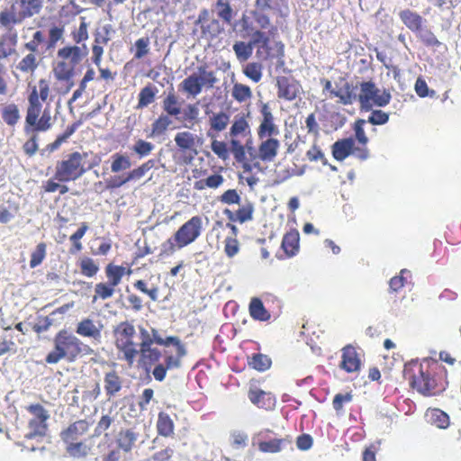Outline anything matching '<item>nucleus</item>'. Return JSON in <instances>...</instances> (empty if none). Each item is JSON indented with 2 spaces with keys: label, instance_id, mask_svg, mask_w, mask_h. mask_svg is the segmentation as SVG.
Listing matches in <instances>:
<instances>
[{
  "label": "nucleus",
  "instance_id": "f257e3e1",
  "mask_svg": "<svg viewBox=\"0 0 461 461\" xmlns=\"http://www.w3.org/2000/svg\"><path fill=\"white\" fill-rule=\"evenodd\" d=\"M86 156V153L81 154L77 151L68 154L67 159L57 163L54 178L59 182H68L81 177L86 172L82 164L83 157Z\"/></svg>",
  "mask_w": 461,
  "mask_h": 461
},
{
  "label": "nucleus",
  "instance_id": "f03ea898",
  "mask_svg": "<svg viewBox=\"0 0 461 461\" xmlns=\"http://www.w3.org/2000/svg\"><path fill=\"white\" fill-rule=\"evenodd\" d=\"M278 12H280L278 0H256L250 14L260 29H267L272 23L271 16Z\"/></svg>",
  "mask_w": 461,
  "mask_h": 461
},
{
  "label": "nucleus",
  "instance_id": "7ed1b4c3",
  "mask_svg": "<svg viewBox=\"0 0 461 461\" xmlns=\"http://www.w3.org/2000/svg\"><path fill=\"white\" fill-rule=\"evenodd\" d=\"M202 218L194 216L184 223L174 235V240L178 249H182L194 242L201 234Z\"/></svg>",
  "mask_w": 461,
  "mask_h": 461
},
{
  "label": "nucleus",
  "instance_id": "20e7f679",
  "mask_svg": "<svg viewBox=\"0 0 461 461\" xmlns=\"http://www.w3.org/2000/svg\"><path fill=\"white\" fill-rule=\"evenodd\" d=\"M24 19L20 0H14L0 13V24L8 32L12 31L14 24L21 23Z\"/></svg>",
  "mask_w": 461,
  "mask_h": 461
},
{
  "label": "nucleus",
  "instance_id": "39448f33",
  "mask_svg": "<svg viewBox=\"0 0 461 461\" xmlns=\"http://www.w3.org/2000/svg\"><path fill=\"white\" fill-rule=\"evenodd\" d=\"M54 344L64 350L65 357L69 361L77 358V338L68 334L66 330H60L54 339Z\"/></svg>",
  "mask_w": 461,
  "mask_h": 461
},
{
  "label": "nucleus",
  "instance_id": "423d86ee",
  "mask_svg": "<svg viewBox=\"0 0 461 461\" xmlns=\"http://www.w3.org/2000/svg\"><path fill=\"white\" fill-rule=\"evenodd\" d=\"M263 120L258 127V134L259 139L276 136L279 134L277 126L274 123V116L270 112L267 104H263L261 107Z\"/></svg>",
  "mask_w": 461,
  "mask_h": 461
},
{
  "label": "nucleus",
  "instance_id": "0eeeda50",
  "mask_svg": "<svg viewBox=\"0 0 461 461\" xmlns=\"http://www.w3.org/2000/svg\"><path fill=\"white\" fill-rule=\"evenodd\" d=\"M196 140L199 142L200 139L189 131L178 132L175 136V142L176 146L183 150H190L192 154L190 157L185 158L186 164H190L194 156L198 154L196 149Z\"/></svg>",
  "mask_w": 461,
  "mask_h": 461
},
{
  "label": "nucleus",
  "instance_id": "6e6552de",
  "mask_svg": "<svg viewBox=\"0 0 461 461\" xmlns=\"http://www.w3.org/2000/svg\"><path fill=\"white\" fill-rule=\"evenodd\" d=\"M277 32L276 26L271 23V26L267 29H260L259 27L255 30H252L250 35L249 36V42L252 46L258 47L259 49H263L266 50H270L269 43L270 38L274 36Z\"/></svg>",
  "mask_w": 461,
  "mask_h": 461
},
{
  "label": "nucleus",
  "instance_id": "1a4fd4ad",
  "mask_svg": "<svg viewBox=\"0 0 461 461\" xmlns=\"http://www.w3.org/2000/svg\"><path fill=\"white\" fill-rule=\"evenodd\" d=\"M277 87L278 97L288 101L295 99L300 90V85L298 82L286 77H280L277 78Z\"/></svg>",
  "mask_w": 461,
  "mask_h": 461
},
{
  "label": "nucleus",
  "instance_id": "9d476101",
  "mask_svg": "<svg viewBox=\"0 0 461 461\" xmlns=\"http://www.w3.org/2000/svg\"><path fill=\"white\" fill-rule=\"evenodd\" d=\"M89 429V424L86 420H79L70 424L66 429L60 432V438L64 443H72L77 441Z\"/></svg>",
  "mask_w": 461,
  "mask_h": 461
},
{
  "label": "nucleus",
  "instance_id": "9b49d317",
  "mask_svg": "<svg viewBox=\"0 0 461 461\" xmlns=\"http://www.w3.org/2000/svg\"><path fill=\"white\" fill-rule=\"evenodd\" d=\"M360 359L357 357L356 349L348 345L342 349V360L340 362V368L348 373L358 371L360 368Z\"/></svg>",
  "mask_w": 461,
  "mask_h": 461
},
{
  "label": "nucleus",
  "instance_id": "f8f14e48",
  "mask_svg": "<svg viewBox=\"0 0 461 461\" xmlns=\"http://www.w3.org/2000/svg\"><path fill=\"white\" fill-rule=\"evenodd\" d=\"M377 89L378 88L375 87V85L371 81L361 83L360 94L358 95L361 110L366 112L372 110V100L375 96Z\"/></svg>",
  "mask_w": 461,
  "mask_h": 461
},
{
  "label": "nucleus",
  "instance_id": "ddd939ff",
  "mask_svg": "<svg viewBox=\"0 0 461 461\" xmlns=\"http://www.w3.org/2000/svg\"><path fill=\"white\" fill-rule=\"evenodd\" d=\"M412 388L416 389L420 393L423 395H430L431 391L434 389V381L429 377V375L420 368V375H412L410 381Z\"/></svg>",
  "mask_w": 461,
  "mask_h": 461
},
{
  "label": "nucleus",
  "instance_id": "4468645a",
  "mask_svg": "<svg viewBox=\"0 0 461 461\" xmlns=\"http://www.w3.org/2000/svg\"><path fill=\"white\" fill-rule=\"evenodd\" d=\"M87 55V49L84 45L83 48L77 46L65 47L58 51V57L62 59H68L69 64L74 68Z\"/></svg>",
  "mask_w": 461,
  "mask_h": 461
},
{
  "label": "nucleus",
  "instance_id": "2eb2a0df",
  "mask_svg": "<svg viewBox=\"0 0 461 461\" xmlns=\"http://www.w3.org/2000/svg\"><path fill=\"white\" fill-rule=\"evenodd\" d=\"M355 140L353 138L339 140L332 145V156L338 161H342L353 151Z\"/></svg>",
  "mask_w": 461,
  "mask_h": 461
},
{
  "label": "nucleus",
  "instance_id": "dca6fc26",
  "mask_svg": "<svg viewBox=\"0 0 461 461\" xmlns=\"http://www.w3.org/2000/svg\"><path fill=\"white\" fill-rule=\"evenodd\" d=\"M399 17L408 29L416 33L422 28L423 18L410 9L401 11Z\"/></svg>",
  "mask_w": 461,
  "mask_h": 461
},
{
  "label": "nucleus",
  "instance_id": "f3484780",
  "mask_svg": "<svg viewBox=\"0 0 461 461\" xmlns=\"http://www.w3.org/2000/svg\"><path fill=\"white\" fill-rule=\"evenodd\" d=\"M279 146V140L274 138H268L262 141L258 148L260 159L263 161H272L277 155Z\"/></svg>",
  "mask_w": 461,
  "mask_h": 461
},
{
  "label": "nucleus",
  "instance_id": "a211bd4d",
  "mask_svg": "<svg viewBox=\"0 0 461 461\" xmlns=\"http://www.w3.org/2000/svg\"><path fill=\"white\" fill-rule=\"evenodd\" d=\"M291 443L292 439L289 437L263 440L258 443V449L264 453H278Z\"/></svg>",
  "mask_w": 461,
  "mask_h": 461
},
{
  "label": "nucleus",
  "instance_id": "6ab92c4d",
  "mask_svg": "<svg viewBox=\"0 0 461 461\" xmlns=\"http://www.w3.org/2000/svg\"><path fill=\"white\" fill-rule=\"evenodd\" d=\"M282 249L287 257L294 256L299 250V232L296 230L286 233L282 240Z\"/></svg>",
  "mask_w": 461,
  "mask_h": 461
},
{
  "label": "nucleus",
  "instance_id": "aec40b11",
  "mask_svg": "<svg viewBox=\"0 0 461 461\" xmlns=\"http://www.w3.org/2000/svg\"><path fill=\"white\" fill-rule=\"evenodd\" d=\"M104 382L106 395L109 398L115 395L122 389L121 377L116 374L115 371L106 373Z\"/></svg>",
  "mask_w": 461,
  "mask_h": 461
},
{
  "label": "nucleus",
  "instance_id": "412c9836",
  "mask_svg": "<svg viewBox=\"0 0 461 461\" xmlns=\"http://www.w3.org/2000/svg\"><path fill=\"white\" fill-rule=\"evenodd\" d=\"M77 333L95 339L101 338V330L97 328L90 319H84L77 324Z\"/></svg>",
  "mask_w": 461,
  "mask_h": 461
},
{
  "label": "nucleus",
  "instance_id": "4be33fe9",
  "mask_svg": "<svg viewBox=\"0 0 461 461\" xmlns=\"http://www.w3.org/2000/svg\"><path fill=\"white\" fill-rule=\"evenodd\" d=\"M250 316L257 321H266L270 319V313L266 310L259 298H252L249 303Z\"/></svg>",
  "mask_w": 461,
  "mask_h": 461
},
{
  "label": "nucleus",
  "instance_id": "5701e85b",
  "mask_svg": "<svg viewBox=\"0 0 461 461\" xmlns=\"http://www.w3.org/2000/svg\"><path fill=\"white\" fill-rule=\"evenodd\" d=\"M17 42V34L11 32L3 35L0 40V59H5L14 52V46Z\"/></svg>",
  "mask_w": 461,
  "mask_h": 461
},
{
  "label": "nucleus",
  "instance_id": "b1692460",
  "mask_svg": "<svg viewBox=\"0 0 461 461\" xmlns=\"http://www.w3.org/2000/svg\"><path fill=\"white\" fill-rule=\"evenodd\" d=\"M232 49L237 59L240 62H245L252 56L254 47L249 41L248 42L240 41L233 44Z\"/></svg>",
  "mask_w": 461,
  "mask_h": 461
},
{
  "label": "nucleus",
  "instance_id": "393cba45",
  "mask_svg": "<svg viewBox=\"0 0 461 461\" xmlns=\"http://www.w3.org/2000/svg\"><path fill=\"white\" fill-rule=\"evenodd\" d=\"M138 439V434L131 429H126L119 433L117 443L124 452H130Z\"/></svg>",
  "mask_w": 461,
  "mask_h": 461
},
{
  "label": "nucleus",
  "instance_id": "a878e982",
  "mask_svg": "<svg viewBox=\"0 0 461 461\" xmlns=\"http://www.w3.org/2000/svg\"><path fill=\"white\" fill-rule=\"evenodd\" d=\"M157 429L159 435L169 437L174 433V423L168 414L161 411L158 413Z\"/></svg>",
  "mask_w": 461,
  "mask_h": 461
},
{
  "label": "nucleus",
  "instance_id": "bb28decb",
  "mask_svg": "<svg viewBox=\"0 0 461 461\" xmlns=\"http://www.w3.org/2000/svg\"><path fill=\"white\" fill-rule=\"evenodd\" d=\"M158 89L150 84L143 87L139 94L137 109H142L154 102Z\"/></svg>",
  "mask_w": 461,
  "mask_h": 461
},
{
  "label": "nucleus",
  "instance_id": "cd10ccee",
  "mask_svg": "<svg viewBox=\"0 0 461 461\" xmlns=\"http://www.w3.org/2000/svg\"><path fill=\"white\" fill-rule=\"evenodd\" d=\"M53 125L51 113L49 106H46L42 112L41 117L37 119L35 124L32 125L31 131H46L50 130Z\"/></svg>",
  "mask_w": 461,
  "mask_h": 461
},
{
  "label": "nucleus",
  "instance_id": "c85d7f7f",
  "mask_svg": "<svg viewBox=\"0 0 461 461\" xmlns=\"http://www.w3.org/2000/svg\"><path fill=\"white\" fill-rule=\"evenodd\" d=\"M65 60L66 59H63L62 61L58 62L54 68L55 77L58 80L60 81H68L74 75L75 68Z\"/></svg>",
  "mask_w": 461,
  "mask_h": 461
},
{
  "label": "nucleus",
  "instance_id": "c756f323",
  "mask_svg": "<svg viewBox=\"0 0 461 461\" xmlns=\"http://www.w3.org/2000/svg\"><path fill=\"white\" fill-rule=\"evenodd\" d=\"M125 268L120 266H114L109 264L105 268V274L108 278V284L112 286H116L121 283L122 276H124Z\"/></svg>",
  "mask_w": 461,
  "mask_h": 461
},
{
  "label": "nucleus",
  "instance_id": "7c9ffc66",
  "mask_svg": "<svg viewBox=\"0 0 461 461\" xmlns=\"http://www.w3.org/2000/svg\"><path fill=\"white\" fill-rule=\"evenodd\" d=\"M1 115L5 122L10 126L15 125L20 119L19 109L14 104L5 105L2 109Z\"/></svg>",
  "mask_w": 461,
  "mask_h": 461
},
{
  "label": "nucleus",
  "instance_id": "2f4dec72",
  "mask_svg": "<svg viewBox=\"0 0 461 461\" xmlns=\"http://www.w3.org/2000/svg\"><path fill=\"white\" fill-rule=\"evenodd\" d=\"M24 18L32 17L40 13L43 0H20Z\"/></svg>",
  "mask_w": 461,
  "mask_h": 461
},
{
  "label": "nucleus",
  "instance_id": "473e14b6",
  "mask_svg": "<svg viewBox=\"0 0 461 461\" xmlns=\"http://www.w3.org/2000/svg\"><path fill=\"white\" fill-rule=\"evenodd\" d=\"M200 83L201 81L198 76L192 74L182 82V85L185 92L195 96L202 92L203 87Z\"/></svg>",
  "mask_w": 461,
  "mask_h": 461
},
{
  "label": "nucleus",
  "instance_id": "72a5a7b5",
  "mask_svg": "<svg viewBox=\"0 0 461 461\" xmlns=\"http://www.w3.org/2000/svg\"><path fill=\"white\" fill-rule=\"evenodd\" d=\"M113 161L111 165V170L113 173H118L126 170L131 167V159L128 156L115 153L112 156Z\"/></svg>",
  "mask_w": 461,
  "mask_h": 461
},
{
  "label": "nucleus",
  "instance_id": "f704fd0d",
  "mask_svg": "<svg viewBox=\"0 0 461 461\" xmlns=\"http://www.w3.org/2000/svg\"><path fill=\"white\" fill-rule=\"evenodd\" d=\"M41 112V104H35L34 105H29L27 109V114L25 117V126H24V132L26 134L31 133V131L32 130V125L35 124V122L39 118V115Z\"/></svg>",
  "mask_w": 461,
  "mask_h": 461
},
{
  "label": "nucleus",
  "instance_id": "c9c22d12",
  "mask_svg": "<svg viewBox=\"0 0 461 461\" xmlns=\"http://www.w3.org/2000/svg\"><path fill=\"white\" fill-rule=\"evenodd\" d=\"M217 14L226 23H230L232 19L233 10L230 6V0H217L215 4Z\"/></svg>",
  "mask_w": 461,
  "mask_h": 461
},
{
  "label": "nucleus",
  "instance_id": "e433bc0d",
  "mask_svg": "<svg viewBox=\"0 0 461 461\" xmlns=\"http://www.w3.org/2000/svg\"><path fill=\"white\" fill-rule=\"evenodd\" d=\"M249 363L254 369L263 372L271 366L272 361L268 356L258 353L252 356Z\"/></svg>",
  "mask_w": 461,
  "mask_h": 461
},
{
  "label": "nucleus",
  "instance_id": "4c0bfd02",
  "mask_svg": "<svg viewBox=\"0 0 461 461\" xmlns=\"http://www.w3.org/2000/svg\"><path fill=\"white\" fill-rule=\"evenodd\" d=\"M117 348L123 351L125 359L130 363L139 354V350L134 348L132 339L117 340Z\"/></svg>",
  "mask_w": 461,
  "mask_h": 461
},
{
  "label": "nucleus",
  "instance_id": "58836bf2",
  "mask_svg": "<svg viewBox=\"0 0 461 461\" xmlns=\"http://www.w3.org/2000/svg\"><path fill=\"white\" fill-rule=\"evenodd\" d=\"M163 109L167 113V115L177 116L181 113V108L178 104L176 96L174 94H169L163 101Z\"/></svg>",
  "mask_w": 461,
  "mask_h": 461
},
{
  "label": "nucleus",
  "instance_id": "ea45409f",
  "mask_svg": "<svg viewBox=\"0 0 461 461\" xmlns=\"http://www.w3.org/2000/svg\"><path fill=\"white\" fill-rule=\"evenodd\" d=\"M67 452L73 457L80 458L87 456L89 447L83 442L66 443Z\"/></svg>",
  "mask_w": 461,
  "mask_h": 461
},
{
  "label": "nucleus",
  "instance_id": "a19ab883",
  "mask_svg": "<svg viewBox=\"0 0 461 461\" xmlns=\"http://www.w3.org/2000/svg\"><path fill=\"white\" fill-rule=\"evenodd\" d=\"M230 122V115L226 113L221 112L219 113L213 114L210 118V125L211 129L216 131H223Z\"/></svg>",
  "mask_w": 461,
  "mask_h": 461
},
{
  "label": "nucleus",
  "instance_id": "79ce46f5",
  "mask_svg": "<svg viewBox=\"0 0 461 461\" xmlns=\"http://www.w3.org/2000/svg\"><path fill=\"white\" fill-rule=\"evenodd\" d=\"M30 431L25 435L28 439L34 438L36 437H43L47 431V424L37 420H31L29 422Z\"/></svg>",
  "mask_w": 461,
  "mask_h": 461
},
{
  "label": "nucleus",
  "instance_id": "37998d69",
  "mask_svg": "<svg viewBox=\"0 0 461 461\" xmlns=\"http://www.w3.org/2000/svg\"><path fill=\"white\" fill-rule=\"evenodd\" d=\"M232 96L236 101L242 103L251 98L252 92L249 86L240 83H236L232 88Z\"/></svg>",
  "mask_w": 461,
  "mask_h": 461
},
{
  "label": "nucleus",
  "instance_id": "c03bdc74",
  "mask_svg": "<svg viewBox=\"0 0 461 461\" xmlns=\"http://www.w3.org/2000/svg\"><path fill=\"white\" fill-rule=\"evenodd\" d=\"M202 33L212 38L217 37L222 31L223 27L217 19H212L205 24L201 26Z\"/></svg>",
  "mask_w": 461,
  "mask_h": 461
},
{
  "label": "nucleus",
  "instance_id": "a18cd8bd",
  "mask_svg": "<svg viewBox=\"0 0 461 461\" xmlns=\"http://www.w3.org/2000/svg\"><path fill=\"white\" fill-rule=\"evenodd\" d=\"M243 73L252 81L258 83L262 77V65L258 62L248 63L243 69Z\"/></svg>",
  "mask_w": 461,
  "mask_h": 461
},
{
  "label": "nucleus",
  "instance_id": "49530a36",
  "mask_svg": "<svg viewBox=\"0 0 461 461\" xmlns=\"http://www.w3.org/2000/svg\"><path fill=\"white\" fill-rule=\"evenodd\" d=\"M417 36L428 47L441 46V42L437 39L435 34L429 29L421 28L417 32Z\"/></svg>",
  "mask_w": 461,
  "mask_h": 461
},
{
  "label": "nucleus",
  "instance_id": "de8ad7c7",
  "mask_svg": "<svg viewBox=\"0 0 461 461\" xmlns=\"http://www.w3.org/2000/svg\"><path fill=\"white\" fill-rule=\"evenodd\" d=\"M46 257V244L41 242L39 243L35 250L32 253L30 267L34 268L41 265Z\"/></svg>",
  "mask_w": 461,
  "mask_h": 461
},
{
  "label": "nucleus",
  "instance_id": "09e8293b",
  "mask_svg": "<svg viewBox=\"0 0 461 461\" xmlns=\"http://www.w3.org/2000/svg\"><path fill=\"white\" fill-rule=\"evenodd\" d=\"M114 291V286H112L108 283L96 284L95 287V292L96 295L94 296L93 302L96 301L97 296H99L103 300L108 299L113 296Z\"/></svg>",
  "mask_w": 461,
  "mask_h": 461
},
{
  "label": "nucleus",
  "instance_id": "8fccbe9b",
  "mask_svg": "<svg viewBox=\"0 0 461 461\" xmlns=\"http://www.w3.org/2000/svg\"><path fill=\"white\" fill-rule=\"evenodd\" d=\"M198 72L200 74L198 76V77L200 78V81H201L200 84H201L202 87L203 86H206L207 87L211 88L218 81L214 73L212 71H207L205 69V67H203V66L199 67Z\"/></svg>",
  "mask_w": 461,
  "mask_h": 461
},
{
  "label": "nucleus",
  "instance_id": "3c124183",
  "mask_svg": "<svg viewBox=\"0 0 461 461\" xmlns=\"http://www.w3.org/2000/svg\"><path fill=\"white\" fill-rule=\"evenodd\" d=\"M88 230V226L86 222H83L81 227L70 236L69 240L73 242L74 249H70L71 253H75L82 249V244L79 241L80 239L83 238L86 230Z\"/></svg>",
  "mask_w": 461,
  "mask_h": 461
},
{
  "label": "nucleus",
  "instance_id": "603ef678",
  "mask_svg": "<svg viewBox=\"0 0 461 461\" xmlns=\"http://www.w3.org/2000/svg\"><path fill=\"white\" fill-rule=\"evenodd\" d=\"M81 273L88 277H92L99 270V267L90 258H85L80 262Z\"/></svg>",
  "mask_w": 461,
  "mask_h": 461
},
{
  "label": "nucleus",
  "instance_id": "864d4df0",
  "mask_svg": "<svg viewBox=\"0 0 461 461\" xmlns=\"http://www.w3.org/2000/svg\"><path fill=\"white\" fill-rule=\"evenodd\" d=\"M431 422L438 428L445 429L449 424V418L444 411L438 409H434L431 411Z\"/></svg>",
  "mask_w": 461,
  "mask_h": 461
},
{
  "label": "nucleus",
  "instance_id": "5fc2aeb1",
  "mask_svg": "<svg viewBox=\"0 0 461 461\" xmlns=\"http://www.w3.org/2000/svg\"><path fill=\"white\" fill-rule=\"evenodd\" d=\"M254 206L250 202L243 204L236 212L238 221L240 223L251 221L253 219Z\"/></svg>",
  "mask_w": 461,
  "mask_h": 461
},
{
  "label": "nucleus",
  "instance_id": "6e6d98bb",
  "mask_svg": "<svg viewBox=\"0 0 461 461\" xmlns=\"http://www.w3.org/2000/svg\"><path fill=\"white\" fill-rule=\"evenodd\" d=\"M171 123H172V121L168 117V115L161 114L152 123V133L153 134H161V133H163Z\"/></svg>",
  "mask_w": 461,
  "mask_h": 461
},
{
  "label": "nucleus",
  "instance_id": "4d7b16f0",
  "mask_svg": "<svg viewBox=\"0 0 461 461\" xmlns=\"http://www.w3.org/2000/svg\"><path fill=\"white\" fill-rule=\"evenodd\" d=\"M154 149V145L143 140H138L132 147V150L140 157L148 156Z\"/></svg>",
  "mask_w": 461,
  "mask_h": 461
},
{
  "label": "nucleus",
  "instance_id": "13d9d810",
  "mask_svg": "<svg viewBox=\"0 0 461 461\" xmlns=\"http://www.w3.org/2000/svg\"><path fill=\"white\" fill-rule=\"evenodd\" d=\"M248 435L240 430H233L230 433V444L235 448L245 447L247 446Z\"/></svg>",
  "mask_w": 461,
  "mask_h": 461
},
{
  "label": "nucleus",
  "instance_id": "bf43d9fd",
  "mask_svg": "<svg viewBox=\"0 0 461 461\" xmlns=\"http://www.w3.org/2000/svg\"><path fill=\"white\" fill-rule=\"evenodd\" d=\"M31 138L23 144V150L26 155L32 157L38 150V132L31 131Z\"/></svg>",
  "mask_w": 461,
  "mask_h": 461
},
{
  "label": "nucleus",
  "instance_id": "052dcab7",
  "mask_svg": "<svg viewBox=\"0 0 461 461\" xmlns=\"http://www.w3.org/2000/svg\"><path fill=\"white\" fill-rule=\"evenodd\" d=\"M268 397V400H270L269 394H267L266 392L262 390H249V398L251 401L252 403L258 405V407H264L266 406L265 398Z\"/></svg>",
  "mask_w": 461,
  "mask_h": 461
},
{
  "label": "nucleus",
  "instance_id": "680f3d73",
  "mask_svg": "<svg viewBox=\"0 0 461 461\" xmlns=\"http://www.w3.org/2000/svg\"><path fill=\"white\" fill-rule=\"evenodd\" d=\"M17 68L23 72L33 71L37 68L36 58L33 54L26 55L18 64Z\"/></svg>",
  "mask_w": 461,
  "mask_h": 461
},
{
  "label": "nucleus",
  "instance_id": "e2e57ef3",
  "mask_svg": "<svg viewBox=\"0 0 461 461\" xmlns=\"http://www.w3.org/2000/svg\"><path fill=\"white\" fill-rule=\"evenodd\" d=\"M389 120V114L383 112L382 110H374L367 121L373 125H383Z\"/></svg>",
  "mask_w": 461,
  "mask_h": 461
},
{
  "label": "nucleus",
  "instance_id": "0e129e2a",
  "mask_svg": "<svg viewBox=\"0 0 461 461\" xmlns=\"http://www.w3.org/2000/svg\"><path fill=\"white\" fill-rule=\"evenodd\" d=\"M114 333L121 334V336L126 338V339H131L135 334V328L132 324L123 321L116 327Z\"/></svg>",
  "mask_w": 461,
  "mask_h": 461
},
{
  "label": "nucleus",
  "instance_id": "69168bd1",
  "mask_svg": "<svg viewBox=\"0 0 461 461\" xmlns=\"http://www.w3.org/2000/svg\"><path fill=\"white\" fill-rule=\"evenodd\" d=\"M28 411L36 416L35 420L37 421L46 423V420L50 418L48 411L39 403L30 405Z\"/></svg>",
  "mask_w": 461,
  "mask_h": 461
},
{
  "label": "nucleus",
  "instance_id": "338daca9",
  "mask_svg": "<svg viewBox=\"0 0 461 461\" xmlns=\"http://www.w3.org/2000/svg\"><path fill=\"white\" fill-rule=\"evenodd\" d=\"M149 39L148 37L140 38V39L137 40L135 42L136 52H135L134 58L139 59L143 58L145 55H147L149 50Z\"/></svg>",
  "mask_w": 461,
  "mask_h": 461
},
{
  "label": "nucleus",
  "instance_id": "774afa93",
  "mask_svg": "<svg viewBox=\"0 0 461 461\" xmlns=\"http://www.w3.org/2000/svg\"><path fill=\"white\" fill-rule=\"evenodd\" d=\"M415 91L420 97H433L436 95V92L434 90H429L425 80L420 77L416 80Z\"/></svg>",
  "mask_w": 461,
  "mask_h": 461
}]
</instances>
